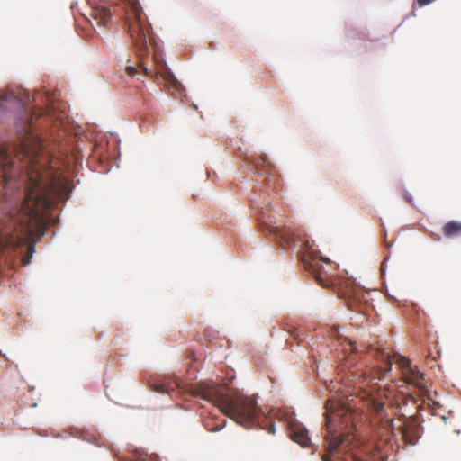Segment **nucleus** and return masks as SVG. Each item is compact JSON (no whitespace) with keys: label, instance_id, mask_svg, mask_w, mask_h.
Masks as SVG:
<instances>
[{"label":"nucleus","instance_id":"39448f33","mask_svg":"<svg viewBox=\"0 0 461 461\" xmlns=\"http://www.w3.org/2000/svg\"><path fill=\"white\" fill-rule=\"evenodd\" d=\"M33 102L34 97L24 89L0 91V113H14L16 118L23 122V130L29 133L34 118L41 116V111L32 106Z\"/></svg>","mask_w":461,"mask_h":461},{"label":"nucleus","instance_id":"2eb2a0df","mask_svg":"<svg viewBox=\"0 0 461 461\" xmlns=\"http://www.w3.org/2000/svg\"><path fill=\"white\" fill-rule=\"evenodd\" d=\"M179 384L177 382L171 381H164L159 383H155L152 384L153 391L160 393H168L170 394L172 392L178 388Z\"/></svg>","mask_w":461,"mask_h":461},{"label":"nucleus","instance_id":"6e6552de","mask_svg":"<svg viewBox=\"0 0 461 461\" xmlns=\"http://www.w3.org/2000/svg\"><path fill=\"white\" fill-rule=\"evenodd\" d=\"M91 6V17L99 27H106L111 21L112 12L105 0H86Z\"/></svg>","mask_w":461,"mask_h":461},{"label":"nucleus","instance_id":"4be33fe9","mask_svg":"<svg viewBox=\"0 0 461 461\" xmlns=\"http://www.w3.org/2000/svg\"><path fill=\"white\" fill-rule=\"evenodd\" d=\"M221 429V426H217V428H216L214 430H219V429Z\"/></svg>","mask_w":461,"mask_h":461},{"label":"nucleus","instance_id":"412c9836","mask_svg":"<svg viewBox=\"0 0 461 461\" xmlns=\"http://www.w3.org/2000/svg\"><path fill=\"white\" fill-rule=\"evenodd\" d=\"M374 456H377V458H380V452L378 449H375Z\"/></svg>","mask_w":461,"mask_h":461},{"label":"nucleus","instance_id":"4468645a","mask_svg":"<svg viewBox=\"0 0 461 461\" xmlns=\"http://www.w3.org/2000/svg\"><path fill=\"white\" fill-rule=\"evenodd\" d=\"M442 233L447 239H455L461 236V221H450L442 227Z\"/></svg>","mask_w":461,"mask_h":461},{"label":"nucleus","instance_id":"f8f14e48","mask_svg":"<svg viewBox=\"0 0 461 461\" xmlns=\"http://www.w3.org/2000/svg\"><path fill=\"white\" fill-rule=\"evenodd\" d=\"M365 397V406L366 409L382 419L384 413L385 401L383 399L381 394L366 393L363 398Z\"/></svg>","mask_w":461,"mask_h":461},{"label":"nucleus","instance_id":"9b49d317","mask_svg":"<svg viewBox=\"0 0 461 461\" xmlns=\"http://www.w3.org/2000/svg\"><path fill=\"white\" fill-rule=\"evenodd\" d=\"M337 336V339L339 342V347L340 348V350L347 355L346 360L347 362L354 361V356L355 355H360L362 352H364V348L362 347H357L355 345V343L348 339L347 337H343L339 334H337V331L334 332Z\"/></svg>","mask_w":461,"mask_h":461},{"label":"nucleus","instance_id":"423d86ee","mask_svg":"<svg viewBox=\"0 0 461 461\" xmlns=\"http://www.w3.org/2000/svg\"><path fill=\"white\" fill-rule=\"evenodd\" d=\"M261 221L266 225L269 235L275 237L276 242L283 248L290 246L295 242L294 233L292 229L284 223H278L274 217L264 214Z\"/></svg>","mask_w":461,"mask_h":461},{"label":"nucleus","instance_id":"20e7f679","mask_svg":"<svg viewBox=\"0 0 461 461\" xmlns=\"http://www.w3.org/2000/svg\"><path fill=\"white\" fill-rule=\"evenodd\" d=\"M325 409V428L327 430L325 436V440L327 441L326 449L332 454L343 444L341 436L336 434L337 429H342L343 428H348L352 425L355 411L352 408L346 406L341 401L336 399L327 400Z\"/></svg>","mask_w":461,"mask_h":461},{"label":"nucleus","instance_id":"7ed1b4c3","mask_svg":"<svg viewBox=\"0 0 461 461\" xmlns=\"http://www.w3.org/2000/svg\"><path fill=\"white\" fill-rule=\"evenodd\" d=\"M303 265L312 274L318 284L323 287H331L339 297L345 299L352 311L362 312L361 304L365 302V292L348 278L334 275L335 263L328 258L306 252L302 257Z\"/></svg>","mask_w":461,"mask_h":461},{"label":"nucleus","instance_id":"aec40b11","mask_svg":"<svg viewBox=\"0 0 461 461\" xmlns=\"http://www.w3.org/2000/svg\"><path fill=\"white\" fill-rule=\"evenodd\" d=\"M267 431L271 434H274L275 433V427L274 425H270L269 428L267 429Z\"/></svg>","mask_w":461,"mask_h":461},{"label":"nucleus","instance_id":"a211bd4d","mask_svg":"<svg viewBox=\"0 0 461 461\" xmlns=\"http://www.w3.org/2000/svg\"><path fill=\"white\" fill-rule=\"evenodd\" d=\"M125 71L128 76L134 77L137 74V68L133 66H127Z\"/></svg>","mask_w":461,"mask_h":461},{"label":"nucleus","instance_id":"5701e85b","mask_svg":"<svg viewBox=\"0 0 461 461\" xmlns=\"http://www.w3.org/2000/svg\"><path fill=\"white\" fill-rule=\"evenodd\" d=\"M405 198L408 202H411V199L407 195L405 196Z\"/></svg>","mask_w":461,"mask_h":461},{"label":"nucleus","instance_id":"1a4fd4ad","mask_svg":"<svg viewBox=\"0 0 461 461\" xmlns=\"http://www.w3.org/2000/svg\"><path fill=\"white\" fill-rule=\"evenodd\" d=\"M397 430L401 433L405 443L414 445L420 437V427L419 421L414 417L405 419L403 422H401Z\"/></svg>","mask_w":461,"mask_h":461},{"label":"nucleus","instance_id":"ddd939ff","mask_svg":"<svg viewBox=\"0 0 461 461\" xmlns=\"http://www.w3.org/2000/svg\"><path fill=\"white\" fill-rule=\"evenodd\" d=\"M291 438L303 447L308 446L310 438L307 429L301 424L294 425L291 428Z\"/></svg>","mask_w":461,"mask_h":461},{"label":"nucleus","instance_id":"9d476101","mask_svg":"<svg viewBox=\"0 0 461 461\" xmlns=\"http://www.w3.org/2000/svg\"><path fill=\"white\" fill-rule=\"evenodd\" d=\"M375 358L378 362L377 368L372 372L370 380H382L385 375L392 369V360L389 353L384 349H377L375 351Z\"/></svg>","mask_w":461,"mask_h":461},{"label":"nucleus","instance_id":"6ab92c4d","mask_svg":"<svg viewBox=\"0 0 461 461\" xmlns=\"http://www.w3.org/2000/svg\"><path fill=\"white\" fill-rule=\"evenodd\" d=\"M322 461H332V456L330 454H326L322 456Z\"/></svg>","mask_w":461,"mask_h":461},{"label":"nucleus","instance_id":"f3484780","mask_svg":"<svg viewBox=\"0 0 461 461\" xmlns=\"http://www.w3.org/2000/svg\"><path fill=\"white\" fill-rule=\"evenodd\" d=\"M382 426L388 430H393L395 429V425L393 423V421H391L390 419H387L384 422H383Z\"/></svg>","mask_w":461,"mask_h":461},{"label":"nucleus","instance_id":"f257e3e1","mask_svg":"<svg viewBox=\"0 0 461 461\" xmlns=\"http://www.w3.org/2000/svg\"><path fill=\"white\" fill-rule=\"evenodd\" d=\"M41 144L22 141L18 146L0 148L3 181L7 184L16 161L26 170V196L21 208L0 218V251H13L23 255L22 263L31 262L35 249L34 237L44 235L48 225V211L59 196L61 184L45 177L40 161Z\"/></svg>","mask_w":461,"mask_h":461},{"label":"nucleus","instance_id":"0eeeda50","mask_svg":"<svg viewBox=\"0 0 461 461\" xmlns=\"http://www.w3.org/2000/svg\"><path fill=\"white\" fill-rule=\"evenodd\" d=\"M397 363L402 369V375L407 384H411L420 390L422 393L426 391V381L424 374L421 373L416 366H412L411 361L404 357L398 356Z\"/></svg>","mask_w":461,"mask_h":461},{"label":"nucleus","instance_id":"f03ea898","mask_svg":"<svg viewBox=\"0 0 461 461\" xmlns=\"http://www.w3.org/2000/svg\"><path fill=\"white\" fill-rule=\"evenodd\" d=\"M189 393L200 397L214 406L236 423L253 428L259 424L260 410L253 396L213 382H203L192 385Z\"/></svg>","mask_w":461,"mask_h":461},{"label":"nucleus","instance_id":"dca6fc26","mask_svg":"<svg viewBox=\"0 0 461 461\" xmlns=\"http://www.w3.org/2000/svg\"><path fill=\"white\" fill-rule=\"evenodd\" d=\"M132 461H159L157 455H148L145 452L137 451Z\"/></svg>","mask_w":461,"mask_h":461}]
</instances>
